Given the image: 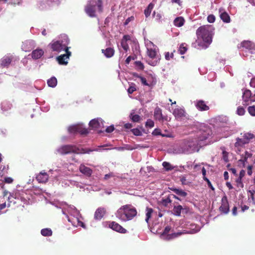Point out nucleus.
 I'll list each match as a JSON object with an SVG mask.
<instances>
[{"instance_id":"1","label":"nucleus","mask_w":255,"mask_h":255,"mask_svg":"<svg viewBox=\"0 0 255 255\" xmlns=\"http://www.w3.org/2000/svg\"><path fill=\"white\" fill-rule=\"evenodd\" d=\"M212 133V130L209 128L200 129L197 132V137L186 140L182 143L181 150L178 153L189 154L198 151L202 146L201 142L208 138Z\"/></svg>"},{"instance_id":"2","label":"nucleus","mask_w":255,"mask_h":255,"mask_svg":"<svg viewBox=\"0 0 255 255\" xmlns=\"http://www.w3.org/2000/svg\"><path fill=\"white\" fill-rule=\"evenodd\" d=\"M214 28L211 25L200 26L196 30L197 40L196 43L202 48H206L212 41Z\"/></svg>"},{"instance_id":"3","label":"nucleus","mask_w":255,"mask_h":255,"mask_svg":"<svg viewBox=\"0 0 255 255\" xmlns=\"http://www.w3.org/2000/svg\"><path fill=\"white\" fill-rule=\"evenodd\" d=\"M63 214L74 227H82L85 228V224L82 222V216L80 212L75 207L72 205L64 204L61 207Z\"/></svg>"},{"instance_id":"4","label":"nucleus","mask_w":255,"mask_h":255,"mask_svg":"<svg viewBox=\"0 0 255 255\" xmlns=\"http://www.w3.org/2000/svg\"><path fill=\"white\" fill-rule=\"evenodd\" d=\"M144 43L146 48V53L149 59L148 63L153 66L159 63L160 60V55L157 46L148 39H144Z\"/></svg>"},{"instance_id":"5","label":"nucleus","mask_w":255,"mask_h":255,"mask_svg":"<svg viewBox=\"0 0 255 255\" xmlns=\"http://www.w3.org/2000/svg\"><path fill=\"white\" fill-rule=\"evenodd\" d=\"M136 210L130 205H126L119 208L116 213V217L123 221L131 220L136 215Z\"/></svg>"},{"instance_id":"6","label":"nucleus","mask_w":255,"mask_h":255,"mask_svg":"<svg viewBox=\"0 0 255 255\" xmlns=\"http://www.w3.org/2000/svg\"><path fill=\"white\" fill-rule=\"evenodd\" d=\"M69 43L68 36L65 35H61L60 37L52 41L49 46L53 51L60 52L62 50H67L69 47L67 46Z\"/></svg>"},{"instance_id":"7","label":"nucleus","mask_w":255,"mask_h":255,"mask_svg":"<svg viewBox=\"0 0 255 255\" xmlns=\"http://www.w3.org/2000/svg\"><path fill=\"white\" fill-rule=\"evenodd\" d=\"M93 151H100V148L94 149H87L80 148L74 145H66L61 146L57 149V151L61 154H66L70 153H75L77 154L80 153H89Z\"/></svg>"},{"instance_id":"8","label":"nucleus","mask_w":255,"mask_h":255,"mask_svg":"<svg viewBox=\"0 0 255 255\" xmlns=\"http://www.w3.org/2000/svg\"><path fill=\"white\" fill-rule=\"evenodd\" d=\"M254 137V135L250 132H246L241 134V136L237 137L235 143V148L237 152L241 151L246 144L249 143L251 139Z\"/></svg>"},{"instance_id":"9","label":"nucleus","mask_w":255,"mask_h":255,"mask_svg":"<svg viewBox=\"0 0 255 255\" xmlns=\"http://www.w3.org/2000/svg\"><path fill=\"white\" fill-rule=\"evenodd\" d=\"M102 1L98 0H91L89 1L85 7L86 13L91 17L96 16V11L98 9L100 12L102 11Z\"/></svg>"},{"instance_id":"10","label":"nucleus","mask_w":255,"mask_h":255,"mask_svg":"<svg viewBox=\"0 0 255 255\" xmlns=\"http://www.w3.org/2000/svg\"><path fill=\"white\" fill-rule=\"evenodd\" d=\"M171 230V228L169 226H167L165 228L163 233L161 234L160 238L164 240H170L175 238H177L182 235L181 232H177L169 234Z\"/></svg>"},{"instance_id":"11","label":"nucleus","mask_w":255,"mask_h":255,"mask_svg":"<svg viewBox=\"0 0 255 255\" xmlns=\"http://www.w3.org/2000/svg\"><path fill=\"white\" fill-rule=\"evenodd\" d=\"M242 98L243 105L248 106L255 102V94L249 90H245L243 93Z\"/></svg>"},{"instance_id":"12","label":"nucleus","mask_w":255,"mask_h":255,"mask_svg":"<svg viewBox=\"0 0 255 255\" xmlns=\"http://www.w3.org/2000/svg\"><path fill=\"white\" fill-rule=\"evenodd\" d=\"M68 131L71 133L79 132L82 134H86L88 133V130L84 128L81 125H76L69 127Z\"/></svg>"},{"instance_id":"13","label":"nucleus","mask_w":255,"mask_h":255,"mask_svg":"<svg viewBox=\"0 0 255 255\" xmlns=\"http://www.w3.org/2000/svg\"><path fill=\"white\" fill-rule=\"evenodd\" d=\"M90 127L96 130L101 129L104 128V122L101 118L95 119L89 123Z\"/></svg>"},{"instance_id":"14","label":"nucleus","mask_w":255,"mask_h":255,"mask_svg":"<svg viewBox=\"0 0 255 255\" xmlns=\"http://www.w3.org/2000/svg\"><path fill=\"white\" fill-rule=\"evenodd\" d=\"M35 46V43L33 40H28L22 42L21 49L23 51L28 52L33 49Z\"/></svg>"},{"instance_id":"15","label":"nucleus","mask_w":255,"mask_h":255,"mask_svg":"<svg viewBox=\"0 0 255 255\" xmlns=\"http://www.w3.org/2000/svg\"><path fill=\"white\" fill-rule=\"evenodd\" d=\"M172 114L175 119L178 120H181L185 117V112L183 108L177 107L173 111Z\"/></svg>"},{"instance_id":"16","label":"nucleus","mask_w":255,"mask_h":255,"mask_svg":"<svg viewBox=\"0 0 255 255\" xmlns=\"http://www.w3.org/2000/svg\"><path fill=\"white\" fill-rule=\"evenodd\" d=\"M66 53L65 54L61 55L57 57V60L59 64L61 65H67L68 63V60L69 58V56L71 55V52L68 50L65 51Z\"/></svg>"},{"instance_id":"17","label":"nucleus","mask_w":255,"mask_h":255,"mask_svg":"<svg viewBox=\"0 0 255 255\" xmlns=\"http://www.w3.org/2000/svg\"><path fill=\"white\" fill-rule=\"evenodd\" d=\"M241 47L248 49L251 53L255 51V43L250 41H244L241 43Z\"/></svg>"},{"instance_id":"18","label":"nucleus","mask_w":255,"mask_h":255,"mask_svg":"<svg viewBox=\"0 0 255 255\" xmlns=\"http://www.w3.org/2000/svg\"><path fill=\"white\" fill-rule=\"evenodd\" d=\"M109 226L110 228L118 232L121 233H127V230L125 229H124L120 225L117 223H116L115 222H112L110 223L109 225Z\"/></svg>"},{"instance_id":"19","label":"nucleus","mask_w":255,"mask_h":255,"mask_svg":"<svg viewBox=\"0 0 255 255\" xmlns=\"http://www.w3.org/2000/svg\"><path fill=\"white\" fill-rule=\"evenodd\" d=\"M220 210L225 214L228 213L229 211V205L226 196H224L222 199V204Z\"/></svg>"},{"instance_id":"20","label":"nucleus","mask_w":255,"mask_h":255,"mask_svg":"<svg viewBox=\"0 0 255 255\" xmlns=\"http://www.w3.org/2000/svg\"><path fill=\"white\" fill-rule=\"evenodd\" d=\"M39 183H46L49 178V174L44 170L41 171L36 177Z\"/></svg>"},{"instance_id":"21","label":"nucleus","mask_w":255,"mask_h":255,"mask_svg":"<svg viewBox=\"0 0 255 255\" xmlns=\"http://www.w3.org/2000/svg\"><path fill=\"white\" fill-rule=\"evenodd\" d=\"M190 228L188 230H185L183 232H181L182 234H195L197 233L200 230V227L195 224H190Z\"/></svg>"},{"instance_id":"22","label":"nucleus","mask_w":255,"mask_h":255,"mask_svg":"<svg viewBox=\"0 0 255 255\" xmlns=\"http://www.w3.org/2000/svg\"><path fill=\"white\" fill-rule=\"evenodd\" d=\"M219 12L221 19L225 22L229 23L230 22V17L225 11L224 8H220L219 9Z\"/></svg>"},{"instance_id":"23","label":"nucleus","mask_w":255,"mask_h":255,"mask_svg":"<svg viewBox=\"0 0 255 255\" xmlns=\"http://www.w3.org/2000/svg\"><path fill=\"white\" fill-rule=\"evenodd\" d=\"M80 171L87 176H90L92 173V170L88 167L86 166L84 164H81L79 166Z\"/></svg>"},{"instance_id":"24","label":"nucleus","mask_w":255,"mask_h":255,"mask_svg":"<svg viewBox=\"0 0 255 255\" xmlns=\"http://www.w3.org/2000/svg\"><path fill=\"white\" fill-rule=\"evenodd\" d=\"M105 212L106 210L104 208L100 207L98 208L94 214L95 219L97 220H101L104 216Z\"/></svg>"},{"instance_id":"25","label":"nucleus","mask_w":255,"mask_h":255,"mask_svg":"<svg viewBox=\"0 0 255 255\" xmlns=\"http://www.w3.org/2000/svg\"><path fill=\"white\" fill-rule=\"evenodd\" d=\"M44 54V51L42 49L37 48L33 50L31 53V57L34 59H38Z\"/></svg>"},{"instance_id":"26","label":"nucleus","mask_w":255,"mask_h":255,"mask_svg":"<svg viewBox=\"0 0 255 255\" xmlns=\"http://www.w3.org/2000/svg\"><path fill=\"white\" fill-rule=\"evenodd\" d=\"M195 106L200 111H207L209 109L208 106L206 105L203 101L200 100L196 102Z\"/></svg>"},{"instance_id":"27","label":"nucleus","mask_w":255,"mask_h":255,"mask_svg":"<svg viewBox=\"0 0 255 255\" xmlns=\"http://www.w3.org/2000/svg\"><path fill=\"white\" fill-rule=\"evenodd\" d=\"M154 118L155 120L161 122L163 118L161 110L159 108H156L154 111Z\"/></svg>"},{"instance_id":"28","label":"nucleus","mask_w":255,"mask_h":255,"mask_svg":"<svg viewBox=\"0 0 255 255\" xmlns=\"http://www.w3.org/2000/svg\"><path fill=\"white\" fill-rule=\"evenodd\" d=\"M11 61V57L9 56H4L0 60V64L1 66L6 67L10 63Z\"/></svg>"},{"instance_id":"29","label":"nucleus","mask_w":255,"mask_h":255,"mask_svg":"<svg viewBox=\"0 0 255 255\" xmlns=\"http://www.w3.org/2000/svg\"><path fill=\"white\" fill-rule=\"evenodd\" d=\"M185 20L182 17H176L173 21L174 24L175 26L177 27H181L183 26L184 24Z\"/></svg>"},{"instance_id":"30","label":"nucleus","mask_w":255,"mask_h":255,"mask_svg":"<svg viewBox=\"0 0 255 255\" xmlns=\"http://www.w3.org/2000/svg\"><path fill=\"white\" fill-rule=\"evenodd\" d=\"M102 53L108 58H110L114 55V50L112 48H107L106 49H102Z\"/></svg>"},{"instance_id":"31","label":"nucleus","mask_w":255,"mask_h":255,"mask_svg":"<svg viewBox=\"0 0 255 255\" xmlns=\"http://www.w3.org/2000/svg\"><path fill=\"white\" fill-rule=\"evenodd\" d=\"M129 36L128 35H125L123 38V39L121 41V45L125 51H128V45L127 42V41L129 39Z\"/></svg>"},{"instance_id":"32","label":"nucleus","mask_w":255,"mask_h":255,"mask_svg":"<svg viewBox=\"0 0 255 255\" xmlns=\"http://www.w3.org/2000/svg\"><path fill=\"white\" fill-rule=\"evenodd\" d=\"M47 84L48 86L54 88L57 84V79L55 77H52L47 80Z\"/></svg>"},{"instance_id":"33","label":"nucleus","mask_w":255,"mask_h":255,"mask_svg":"<svg viewBox=\"0 0 255 255\" xmlns=\"http://www.w3.org/2000/svg\"><path fill=\"white\" fill-rule=\"evenodd\" d=\"M11 107V105L7 101H3L1 104V109L3 111H6L10 109Z\"/></svg>"},{"instance_id":"34","label":"nucleus","mask_w":255,"mask_h":255,"mask_svg":"<svg viewBox=\"0 0 255 255\" xmlns=\"http://www.w3.org/2000/svg\"><path fill=\"white\" fill-rule=\"evenodd\" d=\"M171 190L175 193L176 194H177L179 196H180L181 197H185L187 196V193L184 191L182 189H177V188H172Z\"/></svg>"},{"instance_id":"35","label":"nucleus","mask_w":255,"mask_h":255,"mask_svg":"<svg viewBox=\"0 0 255 255\" xmlns=\"http://www.w3.org/2000/svg\"><path fill=\"white\" fill-rule=\"evenodd\" d=\"M154 7V4L150 3L148 5L147 7L144 10V14L146 17L149 16L150 14L152 9Z\"/></svg>"},{"instance_id":"36","label":"nucleus","mask_w":255,"mask_h":255,"mask_svg":"<svg viewBox=\"0 0 255 255\" xmlns=\"http://www.w3.org/2000/svg\"><path fill=\"white\" fill-rule=\"evenodd\" d=\"M41 234L42 236L47 237L51 236L52 234L51 230L49 228L43 229L41 231Z\"/></svg>"},{"instance_id":"37","label":"nucleus","mask_w":255,"mask_h":255,"mask_svg":"<svg viewBox=\"0 0 255 255\" xmlns=\"http://www.w3.org/2000/svg\"><path fill=\"white\" fill-rule=\"evenodd\" d=\"M182 209L183 208L181 205H178L177 206H174L173 209V212L175 215L179 216Z\"/></svg>"},{"instance_id":"38","label":"nucleus","mask_w":255,"mask_h":255,"mask_svg":"<svg viewBox=\"0 0 255 255\" xmlns=\"http://www.w3.org/2000/svg\"><path fill=\"white\" fill-rule=\"evenodd\" d=\"M252 154L246 151L245 153V156L244 158H242V159L239 160V162H242L243 164H245L246 162H247V159L248 158H250L252 156Z\"/></svg>"},{"instance_id":"39","label":"nucleus","mask_w":255,"mask_h":255,"mask_svg":"<svg viewBox=\"0 0 255 255\" xmlns=\"http://www.w3.org/2000/svg\"><path fill=\"white\" fill-rule=\"evenodd\" d=\"M152 213H153V210L151 208H146L145 221L147 223L148 222V220L150 218Z\"/></svg>"},{"instance_id":"40","label":"nucleus","mask_w":255,"mask_h":255,"mask_svg":"<svg viewBox=\"0 0 255 255\" xmlns=\"http://www.w3.org/2000/svg\"><path fill=\"white\" fill-rule=\"evenodd\" d=\"M249 200H252L253 203L255 204V190H250L248 193Z\"/></svg>"},{"instance_id":"41","label":"nucleus","mask_w":255,"mask_h":255,"mask_svg":"<svg viewBox=\"0 0 255 255\" xmlns=\"http://www.w3.org/2000/svg\"><path fill=\"white\" fill-rule=\"evenodd\" d=\"M130 118L133 122H138L141 120V118L139 115H134L133 113L130 114Z\"/></svg>"},{"instance_id":"42","label":"nucleus","mask_w":255,"mask_h":255,"mask_svg":"<svg viewBox=\"0 0 255 255\" xmlns=\"http://www.w3.org/2000/svg\"><path fill=\"white\" fill-rule=\"evenodd\" d=\"M162 165L166 171H170L174 168V167L170 163L166 161L162 163Z\"/></svg>"},{"instance_id":"43","label":"nucleus","mask_w":255,"mask_h":255,"mask_svg":"<svg viewBox=\"0 0 255 255\" xmlns=\"http://www.w3.org/2000/svg\"><path fill=\"white\" fill-rule=\"evenodd\" d=\"M245 113V110L243 107H242L241 106H239L237 108V111H236V114L237 115H238L239 116H243V115H244Z\"/></svg>"},{"instance_id":"44","label":"nucleus","mask_w":255,"mask_h":255,"mask_svg":"<svg viewBox=\"0 0 255 255\" xmlns=\"http://www.w3.org/2000/svg\"><path fill=\"white\" fill-rule=\"evenodd\" d=\"M171 199L168 196L167 198L162 200V203L165 206H167L171 202Z\"/></svg>"},{"instance_id":"45","label":"nucleus","mask_w":255,"mask_h":255,"mask_svg":"<svg viewBox=\"0 0 255 255\" xmlns=\"http://www.w3.org/2000/svg\"><path fill=\"white\" fill-rule=\"evenodd\" d=\"M248 111L251 116H255V106H249L248 108Z\"/></svg>"},{"instance_id":"46","label":"nucleus","mask_w":255,"mask_h":255,"mask_svg":"<svg viewBox=\"0 0 255 255\" xmlns=\"http://www.w3.org/2000/svg\"><path fill=\"white\" fill-rule=\"evenodd\" d=\"M139 146L138 145H135L134 146H132L129 144H126L124 146V148H125V150H132L133 149L137 148Z\"/></svg>"},{"instance_id":"47","label":"nucleus","mask_w":255,"mask_h":255,"mask_svg":"<svg viewBox=\"0 0 255 255\" xmlns=\"http://www.w3.org/2000/svg\"><path fill=\"white\" fill-rule=\"evenodd\" d=\"M187 48L185 46L184 44H182L179 47V51L181 54H184L187 51Z\"/></svg>"},{"instance_id":"48","label":"nucleus","mask_w":255,"mask_h":255,"mask_svg":"<svg viewBox=\"0 0 255 255\" xmlns=\"http://www.w3.org/2000/svg\"><path fill=\"white\" fill-rule=\"evenodd\" d=\"M216 17L213 14H210L207 17V21L209 23H213L215 22Z\"/></svg>"},{"instance_id":"49","label":"nucleus","mask_w":255,"mask_h":255,"mask_svg":"<svg viewBox=\"0 0 255 255\" xmlns=\"http://www.w3.org/2000/svg\"><path fill=\"white\" fill-rule=\"evenodd\" d=\"M152 134L155 135H161L162 136H167V135H165V134H162L161 133V131L158 128H155L153 132H152Z\"/></svg>"},{"instance_id":"50","label":"nucleus","mask_w":255,"mask_h":255,"mask_svg":"<svg viewBox=\"0 0 255 255\" xmlns=\"http://www.w3.org/2000/svg\"><path fill=\"white\" fill-rule=\"evenodd\" d=\"M115 177V174L113 172H110L108 174H106L104 176V179L105 180H107L111 178H114Z\"/></svg>"},{"instance_id":"51","label":"nucleus","mask_w":255,"mask_h":255,"mask_svg":"<svg viewBox=\"0 0 255 255\" xmlns=\"http://www.w3.org/2000/svg\"><path fill=\"white\" fill-rule=\"evenodd\" d=\"M70 184H71V185L76 186L77 187H79L80 189L84 188L83 186L82 185H81L79 183H78V182H77L76 181H70Z\"/></svg>"},{"instance_id":"52","label":"nucleus","mask_w":255,"mask_h":255,"mask_svg":"<svg viewBox=\"0 0 255 255\" xmlns=\"http://www.w3.org/2000/svg\"><path fill=\"white\" fill-rule=\"evenodd\" d=\"M131 131L132 133L136 136H139L141 135V131L138 128H133L131 130Z\"/></svg>"},{"instance_id":"53","label":"nucleus","mask_w":255,"mask_h":255,"mask_svg":"<svg viewBox=\"0 0 255 255\" xmlns=\"http://www.w3.org/2000/svg\"><path fill=\"white\" fill-rule=\"evenodd\" d=\"M154 123L153 121L150 119H149L146 122V126L149 127V128H152L154 127Z\"/></svg>"},{"instance_id":"54","label":"nucleus","mask_w":255,"mask_h":255,"mask_svg":"<svg viewBox=\"0 0 255 255\" xmlns=\"http://www.w3.org/2000/svg\"><path fill=\"white\" fill-rule=\"evenodd\" d=\"M136 90L135 86H130L128 90V92L129 94H132Z\"/></svg>"},{"instance_id":"55","label":"nucleus","mask_w":255,"mask_h":255,"mask_svg":"<svg viewBox=\"0 0 255 255\" xmlns=\"http://www.w3.org/2000/svg\"><path fill=\"white\" fill-rule=\"evenodd\" d=\"M139 78L140 80V82H141V83L143 85H145V86L148 85V84L147 83V81H146V80L145 78H144V77H139Z\"/></svg>"},{"instance_id":"56","label":"nucleus","mask_w":255,"mask_h":255,"mask_svg":"<svg viewBox=\"0 0 255 255\" xmlns=\"http://www.w3.org/2000/svg\"><path fill=\"white\" fill-rule=\"evenodd\" d=\"M180 181L183 185H188L189 183V182L187 181L185 177H182Z\"/></svg>"},{"instance_id":"57","label":"nucleus","mask_w":255,"mask_h":255,"mask_svg":"<svg viewBox=\"0 0 255 255\" xmlns=\"http://www.w3.org/2000/svg\"><path fill=\"white\" fill-rule=\"evenodd\" d=\"M114 126H111L106 128V132L110 133V132H112L114 130Z\"/></svg>"},{"instance_id":"58","label":"nucleus","mask_w":255,"mask_h":255,"mask_svg":"<svg viewBox=\"0 0 255 255\" xmlns=\"http://www.w3.org/2000/svg\"><path fill=\"white\" fill-rule=\"evenodd\" d=\"M133 19H134V17L133 16H130V17L128 18L126 20V21H125V22L124 23L125 25H128L130 21H132Z\"/></svg>"},{"instance_id":"59","label":"nucleus","mask_w":255,"mask_h":255,"mask_svg":"<svg viewBox=\"0 0 255 255\" xmlns=\"http://www.w3.org/2000/svg\"><path fill=\"white\" fill-rule=\"evenodd\" d=\"M250 85L251 87L253 88H255V77H253L251 79Z\"/></svg>"},{"instance_id":"60","label":"nucleus","mask_w":255,"mask_h":255,"mask_svg":"<svg viewBox=\"0 0 255 255\" xmlns=\"http://www.w3.org/2000/svg\"><path fill=\"white\" fill-rule=\"evenodd\" d=\"M173 56V54H171L169 52H166L165 54V58L166 60H169Z\"/></svg>"},{"instance_id":"61","label":"nucleus","mask_w":255,"mask_h":255,"mask_svg":"<svg viewBox=\"0 0 255 255\" xmlns=\"http://www.w3.org/2000/svg\"><path fill=\"white\" fill-rule=\"evenodd\" d=\"M207 182L208 186L212 190H214V188L213 187L211 182L208 178H206V180H205Z\"/></svg>"},{"instance_id":"62","label":"nucleus","mask_w":255,"mask_h":255,"mask_svg":"<svg viewBox=\"0 0 255 255\" xmlns=\"http://www.w3.org/2000/svg\"><path fill=\"white\" fill-rule=\"evenodd\" d=\"M202 175H203V179L204 180H205L206 178H207L206 177V169H205V168L204 167H203L202 169Z\"/></svg>"},{"instance_id":"63","label":"nucleus","mask_w":255,"mask_h":255,"mask_svg":"<svg viewBox=\"0 0 255 255\" xmlns=\"http://www.w3.org/2000/svg\"><path fill=\"white\" fill-rule=\"evenodd\" d=\"M4 181L7 183H11L12 182L13 179L11 177H6L4 178Z\"/></svg>"},{"instance_id":"64","label":"nucleus","mask_w":255,"mask_h":255,"mask_svg":"<svg viewBox=\"0 0 255 255\" xmlns=\"http://www.w3.org/2000/svg\"><path fill=\"white\" fill-rule=\"evenodd\" d=\"M170 120H171V118L168 117L167 116H163V118L162 119L161 122H163V121L169 122L170 121Z\"/></svg>"}]
</instances>
